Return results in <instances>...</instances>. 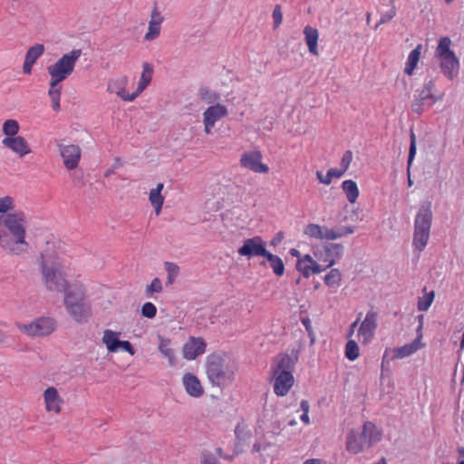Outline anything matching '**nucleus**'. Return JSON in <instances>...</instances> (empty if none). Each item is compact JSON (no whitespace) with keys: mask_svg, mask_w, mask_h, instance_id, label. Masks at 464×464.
<instances>
[{"mask_svg":"<svg viewBox=\"0 0 464 464\" xmlns=\"http://www.w3.org/2000/svg\"><path fill=\"white\" fill-rule=\"evenodd\" d=\"M26 217L22 210L9 213L0 220V246L13 255H21L28 250L25 241Z\"/></svg>","mask_w":464,"mask_h":464,"instance_id":"nucleus-1","label":"nucleus"},{"mask_svg":"<svg viewBox=\"0 0 464 464\" xmlns=\"http://www.w3.org/2000/svg\"><path fill=\"white\" fill-rule=\"evenodd\" d=\"M237 371V362L227 353H212L206 362V372L212 385L226 388L232 384Z\"/></svg>","mask_w":464,"mask_h":464,"instance_id":"nucleus-2","label":"nucleus"},{"mask_svg":"<svg viewBox=\"0 0 464 464\" xmlns=\"http://www.w3.org/2000/svg\"><path fill=\"white\" fill-rule=\"evenodd\" d=\"M299 358V350H292L291 354L279 353L272 364L274 392L277 396H285L293 387L295 366Z\"/></svg>","mask_w":464,"mask_h":464,"instance_id":"nucleus-3","label":"nucleus"},{"mask_svg":"<svg viewBox=\"0 0 464 464\" xmlns=\"http://www.w3.org/2000/svg\"><path fill=\"white\" fill-rule=\"evenodd\" d=\"M63 304L70 316L77 323H85L92 315L91 304L86 299L85 288L82 285L74 286L65 292Z\"/></svg>","mask_w":464,"mask_h":464,"instance_id":"nucleus-4","label":"nucleus"},{"mask_svg":"<svg viewBox=\"0 0 464 464\" xmlns=\"http://www.w3.org/2000/svg\"><path fill=\"white\" fill-rule=\"evenodd\" d=\"M433 214L431 202L422 203L414 220L412 246L418 252H422L429 241Z\"/></svg>","mask_w":464,"mask_h":464,"instance_id":"nucleus-5","label":"nucleus"},{"mask_svg":"<svg viewBox=\"0 0 464 464\" xmlns=\"http://www.w3.org/2000/svg\"><path fill=\"white\" fill-rule=\"evenodd\" d=\"M382 433L377 430L375 425L371 421H366L360 433L351 431L347 436L346 449L348 451L357 454L365 448H370L374 443L380 441Z\"/></svg>","mask_w":464,"mask_h":464,"instance_id":"nucleus-6","label":"nucleus"},{"mask_svg":"<svg viewBox=\"0 0 464 464\" xmlns=\"http://www.w3.org/2000/svg\"><path fill=\"white\" fill-rule=\"evenodd\" d=\"M450 45L451 40L450 37H441L435 50V57L440 60L441 72L449 80H453L458 74L459 62L454 52L450 50Z\"/></svg>","mask_w":464,"mask_h":464,"instance_id":"nucleus-7","label":"nucleus"},{"mask_svg":"<svg viewBox=\"0 0 464 464\" xmlns=\"http://www.w3.org/2000/svg\"><path fill=\"white\" fill-rule=\"evenodd\" d=\"M82 55L81 49H73L68 53H64L56 63L47 67L50 75V81L62 82L66 80L72 72L78 59Z\"/></svg>","mask_w":464,"mask_h":464,"instance_id":"nucleus-8","label":"nucleus"},{"mask_svg":"<svg viewBox=\"0 0 464 464\" xmlns=\"http://www.w3.org/2000/svg\"><path fill=\"white\" fill-rule=\"evenodd\" d=\"M41 273L49 291L63 293L68 288V281L56 265H49L44 254H41Z\"/></svg>","mask_w":464,"mask_h":464,"instance_id":"nucleus-9","label":"nucleus"},{"mask_svg":"<svg viewBox=\"0 0 464 464\" xmlns=\"http://www.w3.org/2000/svg\"><path fill=\"white\" fill-rule=\"evenodd\" d=\"M433 88L434 82L430 80L419 93L414 95V100L411 103V111L413 112L420 115L436 102L432 93Z\"/></svg>","mask_w":464,"mask_h":464,"instance_id":"nucleus-10","label":"nucleus"},{"mask_svg":"<svg viewBox=\"0 0 464 464\" xmlns=\"http://www.w3.org/2000/svg\"><path fill=\"white\" fill-rule=\"evenodd\" d=\"M19 329L30 336H44L54 330V321L49 317L38 318L28 324H19Z\"/></svg>","mask_w":464,"mask_h":464,"instance_id":"nucleus-11","label":"nucleus"},{"mask_svg":"<svg viewBox=\"0 0 464 464\" xmlns=\"http://www.w3.org/2000/svg\"><path fill=\"white\" fill-rule=\"evenodd\" d=\"M238 254L242 256L251 258L254 256H266L267 250L266 243L261 237L256 236L247 238L244 241L243 246L237 250Z\"/></svg>","mask_w":464,"mask_h":464,"instance_id":"nucleus-12","label":"nucleus"},{"mask_svg":"<svg viewBox=\"0 0 464 464\" xmlns=\"http://www.w3.org/2000/svg\"><path fill=\"white\" fill-rule=\"evenodd\" d=\"M241 166L256 173H267L269 168L262 163V154L258 150L245 152L240 159Z\"/></svg>","mask_w":464,"mask_h":464,"instance_id":"nucleus-13","label":"nucleus"},{"mask_svg":"<svg viewBox=\"0 0 464 464\" xmlns=\"http://www.w3.org/2000/svg\"><path fill=\"white\" fill-rule=\"evenodd\" d=\"M377 317L378 313L373 309L367 312L364 320L361 323L358 329V336L362 338V343H369L374 336L377 329Z\"/></svg>","mask_w":464,"mask_h":464,"instance_id":"nucleus-14","label":"nucleus"},{"mask_svg":"<svg viewBox=\"0 0 464 464\" xmlns=\"http://www.w3.org/2000/svg\"><path fill=\"white\" fill-rule=\"evenodd\" d=\"M227 115V109L226 106L217 103L216 105L209 106L203 113V122L205 132L209 134L215 126V123L220 119Z\"/></svg>","mask_w":464,"mask_h":464,"instance_id":"nucleus-15","label":"nucleus"},{"mask_svg":"<svg viewBox=\"0 0 464 464\" xmlns=\"http://www.w3.org/2000/svg\"><path fill=\"white\" fill-rule=\"evenodd\" d=\"M58 148L65 168L68 169H76L81 159L80 147L74 144L58 143Z\"/></svg>","mask_w":464,"mask_h":464,"instance_id":"nucleus-16","label":"nucleus"},{"mask_svg":"<svg viewBox=\"0 0 464 464\" xmlns=\"http://www.w3.org/2000/svg\"><path fill=\"white\" fill-rule=\"evenodd\" d=\"M2 144L21 158L31 152L28 142L22 136L5 137L2 140Z\"/></svg>","mask_w":464,"mask_h":464,"instance_id":"nucleus-17","label":"nucleus"},{"mask_svg":"<svg viewBox=\"0 0 464 464\" xmlns=\"http://www.w3.org/2000/svg\"><path fill=\"white\" fill-rule=\"evenodd\" d=\"M128 85V78L127 76H121L115 80H111L108 83V91L111 92L116 93L120 96L123 101L132 102L137 97L136 92L131 94H129L126 92V87Z\"/></svg>","mask_w":464,"mask_h":464,"instance_id":"nucleus-18","label":"nucleus"},{"mask_svg":"<svg viewBox=\"0 0 464 464\" xmlns=\"http://www.w3.org/2000/svg\"><path fill=\"white\" fill-rule=\"evenodd\" d=\"M206 343L202 338L191 337L183 347V356L187 360H194L205 353Z\"/></svg>","mask_w":464,"mask_h":464,"instance_id":"nucleus-19","label":"nucleus"},{"mask_svg":"<svg viewBox=\"0 0 464 464\" xmlns=\"http://www.w3.org/2000/svg\"><path fill=\"white\" fill-rule=\"evenodd\" d=\"M183 384L186 392L194 398H198L204 393L203 387L197 376L186 373L183 376Z\"/></svg>","mask_w":464,"mask_h":464,"instance_id":"nucleus-20","label":"nucleus"},{"mask_svg":"<svg viewBox=\"0 0 464 464\" xmlns=\"http://www.w3.org/2000/svg\"><path fill=\"white\" fill-rule=\"evenodd\" d=\"M44 397L46 404V410L48 411H53L55 412H59L61 411L60 402L62 401V399L54 387L47 388L44 391Z\"/></svg>","mask_w":464,"mask_h":464,"instance_id":"nucleus-21","label":"nucleus"},{"mask_svg":"<svg viewBox=\"0 0 464 464\" xmlns=\"http://www.w3.org/2000/svg\"><path fill=\"white\" fill-rule=\"evenodd\" d=\"M304 40L308 46V50L312 54H318L317 42L319 33L316 28L306 25L304 29Z\"/></svg>","mask_w":464,"mask_h":464,"instance_id":"nucleus-22","label":"nucleus"},{"mask_svg":"<svg viewBox=\"0 0 464 464\" xmlns=\"http://www.w3.org/2000/svg\"><path fill=\"white\" fill-rule=\"evenodd\" d=\"M120 333L114 332L112 330H104L102 343L106 345L109 352L116 353L120 350Z\"/></svg>","mask_w":464,"mask_h":464,"instance_id":"nucleus-23","label":"nucleus"},{"mask_svg":"<svg viewBox=\"0 0 464 464\" xmlns=\"http://www.w3.org/2000/svg\"><path fill=\"white\" fill-rule=\"evenodd\" d=\"M421 334L417 336V338L411 342V343L401 346L395 350L394 358H404L411 355L415 352H417L420 348L423 346L420 343Z\"/></svg>","mask_w":464,"mask_h":464,"instance_id":"nucleus-24","label":"nucleus"},{"mask_svg":"<svg viewBox=\"0 0 464 464\" xmlns=\"http://www.w3.org/2000/svg\"><path fill=\"white\" fill-rule=\"evenodd\" d=\"M324 251L326 256L330 257L329 263L326 267L333 266L337 259H340L343 255V246L337 243H327L324 245Z\"/></svg>","mask_w":464,"mask_h":464,"instance_id":"nucleus-25","label":"nucleus"},{"mask_svg":"<svg viewBox=\"0 0 464 464\" xmlns=\"http://www.w3.org/2000/svg\"><path fill=\"white\" fill-rule=\"evenodd\" d=\"M143 71L140 75L138 88L136 90L137 96L141 93L150 84L153 75V67L149 63H143Z\"/></svg>","mask_w":464,"mask_h":464,"instance_id":"nucleus-26","label":"nucleus"},{"mask_svg":"<svg viewBox=\"0 0 464 464\" xmlns=\"http://www.w3.org/2000/svg\"><path fill=\"white\" fill-rule=\"evenodd\" d=\"M354 232L353 227H340L336 229L334 228H328L327 227H324V239L327 240H334L340 238L343 236L353 234Z\"/></svg>","mask_w":464,"mask_h":464,"instance_id":"nucleus-27","label":"nucleus"},{"mask_svg":"<svg viewBox=\"0 0 464 464\" xmlns=\"http://www.w3.org/2000/svg\"><path fill=\"white\" fill-rule=\"evenodd\" d=\"M342 188L347 198V200L353 204L356 202L359 197V188L355 181L352 179H347L343 181Z\"/></svg>","mask_w":464,"mask_h":464,"instance_id":"nucleus-28","label":"nucleus"},{"mask_svg":"<svg viewBox=\"0 0 464 464\" xmlns=\"http://www.w3.org/2000/svg\"><path fill=\"white\" fill-rule=\"evenodd\" d=\"M62 93V86L58 82L50 81V88L48 91V95L52 101V108L53 111L60 110V98Z\"/></svg>","mask_w":464,"mask_h":464,"instance_id":"nucleus-29","label":"nucleus"},{"mask_svg":"<svg viewBox=\"0 0 464 464\" xmlns=\"http://www.w3.org/2000/svg\"><path fill=\"white\" fill-rule=\"evenodd\" d=\"M159 350L160 352L169 360V364L172 366L175 364V354L174 351L170 348V340L159 335Z\"/></svg>","mask_w":464,"mask_h":464,"instance_id":"nucleus-30","label":"nucleus"},{"mask_svg":"<svg viewBox=\"0 0 464 464\" xmlns=\"http://www.w3.org/2000/svg\"><path fill=\"white\" fill-rule=\"evenodd\" d=\"M296 269L304 277L308 278L312 274L313 258L310 255H304L296 262Z\"/></svg>","mask_w":464,"mask_h":464,"instance_id":"nucleus-31","label":"nucleus"},{"mask_svg":"<svg viewBox=\"0 0 464 464\" xmlns=\"http://www.w3.org/2000/svg\"><path fill=\"white\" fill-rule=\"evenodd\" d=\"M421 44L417 45L415 49H413L409 56L406 63V66L404 68V72L408 75H411L413 70L416 68L417 63L420 60V56Z\"/></svg>","mask_w":464,"mask_h":464,"instance_id":"nucleus-32","label":"nucleus"},{"mask_svg":"<svg viewBox=\"0 0 464 464\" xmlns=\"http://www.w3.org/2000/svg\"><path fill=\"white\" fill-rule=\"evenodd\" d=\"M265 257L267 259L270 267L273 269L274 273L277 276H281L284 275L285 265L283 263V260L278 256L267 252Z\"/></svg>","mask_w":464,"mask_h":464,"instance_id":"nucleus-33","label":"nucleus"},{"mask_svg":"<svg viewBox=\"0 0 464 464\" xmlns=\"http://www.w3.org/2000/svg\"><path fill=\"white\" fill-rule=\"evenodd\" d=\"M44 45L42 44H35L34 45L31 46L26 53H25V57L24 59L33 63H35V62L37 61V59L43 55V53H44Z\"/></svg>","mask_w":464,"mask_h":464,"instance_id":"nucleus-34","label":"nucleus"},{"mask_svg":"<svg viewBox=\"0 0 464 464\" xmlns=\"http://www.w3.org/2000/svg\"><path fill=\"white\" fill-rule=\"evenodd\" d=\"M20 125L16 120H6L2 127L3 133L5 137H15L19 132Z\"/></svg>","mask_w":464,"mask_h":464,"instance_id":"nucleus-35","label":"nucleus"},{"mask_svg":"<svg viewBox=\"0 0 464 464\" xmlns=\"http://www.w3.org/2000/svg\"><path fill=\"white\" fill-rule=\"evenodd\" d=\"M342 280V275L337 268H333L324 276V283L329 287L337 288L340 285Z\"/></svg>","mask_w":464,"mask_h":464,"instance_id":"nucleus-36","label":"nucleus"},{"mask_svg":"<svg viewBox=\"0 0 464 464\" xmlns=\"http://www.w3.org/2000/svg\"><path fill=\"white\" fill-rule=\"evenodd\" d=\"M324 227H321L317 224H308L304 230V233L313 238L324 239Z\"/></svg>","mask_w":464,"mask_h":464,"instance_id":"nucleus-37","label":"nucleus"},{"mask_svg":"<svg viewBox=\"0 0 464 464\" xmlns=\"http://www.w3.org/2000/svg\"><path fill=\"white\" fill-rule=\"evenodd\" d=\"M149 199L150 204L154 207L156 215H159L161 211L162 205L164 202V198L161 193L158 192V190L151 189L150 191Z\"/></svg>","mask_w":464,"mask_h":464,"instance_id":"nucleus-38","label":"nucleus"},{"mask_svg":"<svg viewBox=\"0 0 464 464\" xmlns=\"http://www.w3.org/2000/svg\"><path fill=\"white\" fill-rule=\"evenodd\" d=\"M14 208V199L9 196L0 198V220Z\"/></svg>","mask_w":464,"mask_h":464,"instance_id":"nucleus-39","label":"nucleus"},{"mask_svg":"<svg viewBox=\"0 0 464 464\" xmlns=\"http://www.w3.org/2000/svg\"><path fill=\"white\" fill-rule=\"evenodd\" d=\"M345 356L350 361H354L359 357V346L354 340H349L346 343Z\"/></svg>","mask_w":464,"mask_h":464,"instance_id":"nucleus-40","label":"nucleus"},{"mask_svg":"<svg viewBox=\"0 0 464 464\" xmlns=\"http://www.w3.org/2000/svg\"><path fill=\"white\" fill-rule=\"evenodd\" d=\"M435 294L433 291L426 294L422 297H419L417 307L419 311L424 312L427 311L431 305Z\"/></svg>","mask_w":464,"mask_h":464,"instance_id":"nucleus-41","label":"nucleus"},{"mask_svg":"<svg viewBox=\"0 0 464 464\" xmlns=\"http://www.w3.org/2000/svg\"><path fill=\"white\" fill-rule=\"evenodd\" d=\"M200 97L203 101L208 103H215L218 102L220 99V95L216 92H213L208 88H202L199 91Z\"/></svg>","mask_w":464,"mask_h":464,"instance_id":"nucleus-42","label":"nucleus"},{"mask_svg":"<svg viewBox=\"0 0 464 464\" xmlns=\"http://www.w3.org/2000/svg\"><path fill=\"white\" fill-rule=\"evenodd\" d=\"M162 291V284L160 278L155 277L150 285L146 286L145 295L147 297H151L154 293H160Z\"/></svg>","mask_w":464,"mask_h":464,"instance_id":"nucleus-43","label":"nucleus"},{"mask_svg":"<svg viewBox=\"0 0 464 464\" xmlns=\"http://www.w3.org/2000/svg\"><path fill=\"white\" fill-rule=\"evenodd\" d=\"M165 268L168 273L167 285H171L179 275V268L176 264L170 262L165 263Z\"/></svg>","mask_w":464,"mask_h":464,"instance_id":"nucleus-44","label":"nucleus"},{"mask_svg":"<svg viewBox=\"0 0 464 464\" xmlns=\"http://www.w3.org/2000/svg\"><path fill=\"white\" fill-rule=\"evenodd\" d=\"M410 138H411V144H410L409 155H408V171L410 170L411 165L412 164V161L416 155V150H417L416 149V136L412 130H411Z\"/></svg>","mask_w":464,"mask_h":464,"instance_id":"nucleus-45","label":"nucleus"},{"mask_svg":"<svg viewBox=\"0 0 464 464\" xmlns=\"http://www.w3.org/2000/svg\"><path fill=\"white\" fill-rule=\"evenodd\" d=\"M160 24H158V23L150 22L148 33L145 34V40L152 41L156 39L160 35Z\"/></svg>","mask_w":464,"mask_h":464,"instance_id":"nucleus-46","label":"nucleus"},{"mask_svg":"<svg viewBox=\"0 0 464 464\" xmlns=\"http://www.w3.org/2000/svg\"><path fill=\"white\" fill-rule=\"evenodd\" d=\"M157 308L154 304L150 302L145 303L141 307V315L148 318L152 319L156 316Z\"/></svg>","mask_w":464,"mask_h":464,"instance_id":"nucleus-47","label":"nucleus"},{"mask_svg":"<svg viewBox=\"0 0 464 464\" xmlns=\"http://www.w3.org/2000/svg\"><path fill=\"white\" fill-rule=\"evenodd\" d=\"M396 15V8L394 5L391 8L389 12H386L381 15L379 22L376 24L374 29L376 30L381 24L388 23Z\"/></svg>","mask_w":464,"mask_h":464,"instance_id":"nucleus-48","label":"nucleus"},{"mask_svg":"<svg viewBox=\"0 0 464 464\" xmlns=\"http://www.w3.org/2000/svg\"><path fill=\"white\" fill-rule=\"evenodd\" d=\"M343 174V170L340 169H330L324 179V184L329 185L333 178H341Z\"/></svg>","mask_w":464,"mask_h":464,"instance_id":"nucleus-49","label":"nucleus"},{"mask_svg":"<svg viewBox=\"0 0 464 464\" xmlns=\"http://www.w3.org/2000/svg\"><path fill=\"white\" fill-rule=\"evenodd\" d=\"M353 160V153L351 150H346L343 155V158L341 160V170H343V173H345V171L348 169L351 162Z\"/></svg>","mask_w":464,"mask_h":464,"instance_id":"nucleus-50","label":"nucleus"},{"mask_svg":"<svg viewBox=\"0 0 464 464\" xmlns=\"http://www.w3.org/2000/svg\"><path fill=\"white\" fill-rule=\"evenodd\" d=\"M274 27H278L283 21V14L280 5H276L273 10Z\"/></svg>","mask_w":464,"mask_h":464,"instance_id":"nucleus-51","label":"nucleus"},{"mask_svg":"<svg viewBox=\"0 0 464 464\" xmlns=\"http://www.w3.org/2000/svg\"><path fill=\"white\" fill-rule=\"evenodd\" d=\"M150 22L158 23V24H161V23L163 22V16L160 14L156 5H154L151 11Z\"/></svg>","mask_w":464,"mask_h":464,"instance_id":"nucleus-52","label":"nucleus"},{"mask_svg":"<svg viewBox=\"0 0 464 464\" xmlns=\"http://www.w3.org/2000/svg\"><path fill=\"white\" fill-rule=\"evenodd\" d=\"M72 184L75 187L83 186L84 182L82 180V173L74 172L72 174Z\"/></svg>","mask_w":464,"mask_h":464,"instance_id":"nucleus-53","label":"nucleus"},{"mask_svg":"<svg viewBox=\"0 0 464 464\" xmlns=\"http://www.w3.org/2000/svg\"><path fill=\"white\" fill-rule=\"evenodd\" d=\"M120 349H122L123 351L129 353L131 355H133L135 353L132 344L129 341H121Z\"/></svg>","mask_w":464,"mask_h":464,"instance_id":"nucleus-54","label":"nucleus"},{"mask_svg":"<svg viewBox=\"0 0 464 464\" xmlns=\"http://www.w3.org/2000/svg\"><path fill=\"white\" fill-rule=\"evenodd\" d=\"M202 464H220V462L212 454L208 453L203 455Z\"/></svg>","mask_w":464,"mask_h":464,"instance_id":"nucleus-55","label":"nucleus"},{"mask_svg":"<svg viewBox=\"0 0 464 464\" xmlns=\"http://www.w3.org/2000/svg\"><path fill=\"white\" fill-rule=\"evenodd\" d=\"M284 238V233L282 231H279L275 237L274 238L270 241V245L271 246H277L279 243H281V241L283 240Z\"/></svg>","mask_w":464,"mask_h":464,"instance_id":"nucleus-56","label":"nucleus"},{"mask_svg":"<svg viewBox=\"0 0 464 464\" xmlns=\"http://www.w3.org/2000/svg\"><path fill=\"white\" fill-rule=\"evenodd\" d=\"M328 267H326V266L324 267H322L313 259L312 274H320L321 272L324 271Z\"/></svg>","mask_w":464,"mask_h":464,"instance_id":"nucleus-57","label":"nucleus"},{"mask_svg":"<svg viewBox=\"0 0 464 464\" xmlns=\"http://www.w3.org/2000/svg\"><path fill=\"white\" fill-rule=\"evenodd\" d=\"M361 316H362V313H360L357 319L353 324H351V325L349 327V333H348L349 337H351L353 334L354 330L361 320Z\"/></svg>","mask_w":464,"mask_h":464,"instance_id":"nucleus-58","label":"nucleus"},{"mask_svg":"<svg viewBox=\"0 0 464 464\" xmlns=\"http://www.w3.org/2000/svg\"><path fill=\"white\" fill-rule=\"evenodd\" d=\"M34 63L27 61L24 59V65H23V72L25 73V74H31L32 72V68H33V65Z\"/></svg>","mask_w":464,"mask_h":464,"instance_id":"nucleus-59","label":"nucleus"},{"mask_svg":"<svg viewBox=\"0 0 464 464\" xmlns=\"http://www.w3.org/2000/svg\"><path fill=\"white\" fill-rule=\"evenodd\" d=\"M301 410L303 411V413H308L309 412V402L306 400H303L300 403Z\"/></svg>","mask_w":464,"mask_h":464,"instance_id":"nucleus-60","label":"nucleus"},{"mask_svg":"<svg viewBox=\"0 0 464 464\" xmlns=\"http://www.w3.org/2000/svg\"><path fill=\"white\" fill-rule=\"evenodd\" d=\"M304 464H326L324 460L319 459H306Z\"/></svg>","mask_w":464,"mask_h":464,"instance_id":"nucleus-61","label":"nucleus"},{"mask_svg":"<svg viewBox=\"0 0 464 464\" xmlns=\"http://www.w3.org/2000/svg\"><path fill=\"white\" fill-rule=\"evenodd\" d=\"M418 319H419V323H420L419 326L417 328V333H418V336H419L420 334L422 335L421 330H422V325H423V315L422 314L419 315Z\"/></svg>","mask_w":464,"mask_h":464,"instance_id":"nucleus-62","label":"nucleus"},{"mask_svg":"<svg viewBox=\"0 0 464 464\" xmlns=\"http://www.w3.org/2000/svg\"><path fill=\"white\" fill-rule=\"evenodd\" d=\"M243 432V428L240 426V424L237 425L235 429V434L238 440H241V433Z\"/></svg>","mask_w":464,"mask_h":464,"instance_id":"nucleus-63","label":"nucleus"},{"mask_svg":"<svg viewBox=\"0 0 464 464\" xmlns=\"http://www.w3.org/2000/svg\"><path fill=\"white\" fill-rule=\"evenodd\" d=\"M289 254L292 256L297 257L298 259L302 258L300 252L297 249H295V248H291L290 251H289Z\"/></svg>","mask_w":464,"mask_h":464,"instance_id":"nucleus-64","label":"nucleus"}]
</instances>
